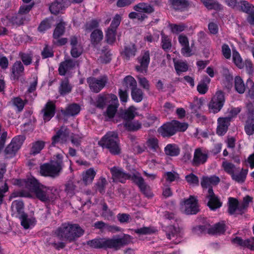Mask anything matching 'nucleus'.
<instances>
[{
    "label": "nucleus",
    "instance_id": "1",
    "mask_svg": "<svg viewBox=\"0 0 254 254\" xmlns=\"http://www.w3.org/2000/svg\"><path fill=\"white\" fill-rule=\"evenodd\" d=\"M17 184L22 185L21 180H17ZM25 187L33 192L36 197L43 202H49L53 200L58 193V190L54 187H47L39 183L34 178H28L24 181Z\"/></svg>",
    "mask_w": 254,
    "mask_h": 254
},
{
    "label": "nucleus",
    "instance_id": "2",
    "mask_svg": "<svg viewBox=\"0 0 254 254\" xmlns=\"http://www.w3.org/2000/svg\"><path fill=\"white\" fill-rule=\"evenodd\" d=\"M131 241V237L129 235H125L123 237L113 239L95 238L87 241L86 245L94 249H114L115 250L128 245Z\"/></svg>",
    "mask_w": 254,
    "mask_h": 254
},
{
    "label": "nucleus",
    "instance_id": "3",
    "mask_svg": "<svg viewBox=\"0 0 254 254\" xmlns=\"http://www.w3.org/2000/svg\"><path fill=\"white\" fill-rule=\"evenodd\" d=\"M84 230L78 224H63L55 232L58 239L72 242L84 234Z\"/></svg>",
    "mask_w": 254,
    "mask_h": 254
},
{
    "label": "nucleus",
    "instance_id": "4",
    "mask_svg": "<svg viewBox=\"0 0 254 254\" xmlns=\"http://www.w3.org/2000/svg\"><path fill=\"white\" fill-rule=\"evenodd\" d=\"M98 144L103 148L107 149L112 155H118L121 153L120 141L116 132H108L102 137Z\"/></svg>",
    "mask_w": 254,
    "mask_h": 254
},
{
    "label": "nucleus",
    "instance_id": "5",
    "mask_svg": "<svg viewBox=\"0 0 254 254\" xmlns=\"http://www.w3.org/2000/svg\"><path fill=\"white\" fill-rule=\"evenodd\" d=\"M57 160L51 163H45L40 166V173L44 176L55 178L59 176L63 167V156L60 154L56 155Z\"/></svg>",
    "mask_w": 254,
    "mask_h": 254
},
{
    "label": "nucleus",
    "instance_id": "6",
    "mask_svg": "<svg viewBox=\"0 0 254 254\" xmlns=\"http://www.w3.org/2000/svg\"><path fill=\"white\" fill-rule=\"evenodd\" d=\"M188 127L187 124L174 120L164 124L158 128V131L163 137H170L175 134L177 131H185Z\"/></svg>",
    "mask_w": 254,
    "mask_h": 254
},
{
    "label": "nucleus",
    "instance_id": "7",
    "mask_svg": "<svg viewBox=\"0 0 254 254\" xmlns=\"http://www.w3.org/2000/svg\"><path fill=\"white\" fill-rule=\"evenodd\" d=\"M24 137L18 135L14 137L11 142L6 146L4 152L6 158L13 157L21 146L24 140Z\"/></svg>",
    "mask_w": 254,
    "mask_h": 254
},
{
    "label": "nucleus",
    "instance_id": "8",
    "mask_svg": "<svg viewBox=\"0 0 254 254\" xmlns=\"http://www.w3.org/2000/svg\"><path fill=\"white\" fill-rule=\"evenodd\" d=\"M181 210L187 215L196 214L199 211L197 200L193 196H190L181 203Z\"/></svg>",
    "mask_w": 254,
    "mask_h": 254
},
{
    "label": "nucleus",
    "instance_id": "9",
    "mask_svg": "<svg viewBox=\"0 0 254 254\" xmlns=\"http://www.w3.org/2000/svg\"><path fill=\"white\" fill-rule=\"evenodd\" d=\"M224 95L222 91H217L209 104V109L213 113H218L223 106Z\"/></svg>",
    "mask_w": 254,
    "mask_h": 254
},
{
    "label": "nucleus",
    "instance_id": "10",
    "mask_svg": "<svg viewBox=\"0 0 254 254\" xmlns=\"http://www.w3.org/2000/svg\"><path fill=\"white\" fill-rule=\"evenodd\" d=\"M112 179L115 183H125L130 178V174L127 173L120 167L114 166L110 169Z\"/></svg>",
    "mask_w": 254,
    "mask_h": 254
},
{
    "label": "nucleus",
    "instance_id": "11",
    "mask_svg": "<svg viewBox=\"0 0 254 254\" xmlns=\"http://www.w3.org/2000/svg\"><path fill=\"white\" fill-rule=\"evenodd\" d=\"M87 82L92 91L98 93L105 86L107 79L105 77L97 78L94 77H90L87 78Z\"/></svg>",
    "mask_w": 254,
    "mask_h": 254
},
{
    "label": "nucleus",
    "instance_id": "12",
    "mask_svg": "<svg viewBox=\"0 0 254 254\" xmlns=\"http://www.w3.org/2000/svg\"><path fill=\"white\" fill-rule=\"evenodd\" d=\"M206 198L208 199L207 206L211 210H216L222 206V202L220 201L218 196L215 194L212 188H210L208 190Z\"/></svg>",
    "mask_w": 254,
    "mask_h": 254
},
{
    "label": "nucleus",
    "instance_id": "13",
    "mask_svg": "<svg viewBox=\"0 0 254 254\" xmlns=\"http://www.w3.org/2000/svg\"><path fill=\"white\" fill-rule=\"evenodd\" d=\"M70 3V0H55L50 5L49 9L52 14L57 15L67 7Z\"/></svg>",
    "mask_w": 254,
    "mask_h": 254
},
{
    "label": "nucleus",
    "instance_id": "14",
    "mask_svg": "<svg viewBox=\"0 0 254 254\" xmlns=\"http://www.w3.org/2000/svg\"><path fill=\"white\" fill-rule=\"evenodd\" d=\"M56 106L55 103L51 101H48L41 111L44 122L49 121L54 116Z\"/></svg>",
    "mask_w": 254,
    "mask_h": 254
},
{
    "label": "nucleus",
    "instance_id": "15",
    "mask_svg": "<svg viewBox=\"0 0 254 254\" xmlns=\"http://www.w3.org/2000/svg\"><path fill=\"white\" fill-rule=\"evenodd\" d=\"M208 157L207 153L203 151L200 148H196L194 152L192 164L195 166H198L200 165L203 164L206 162Z\"/></svg>",
    "mask_w": 254,
    "mask_h": 254
},
{
    "label": "nucleus",
    "instance_id": "16",
    "mask_svg": "<svg viewBox=\"0 0 254 254\" xmlns=\"http://www.w3.org/2000/svg\"><path fill=\"white\" fill-rule=\"evenodd\" d=\"M140 189V190L144 194H147L149 190V187L146 184L143 178L140 176L139 173L130 175V179Z\"/></svg>",
    "mask_w": 254,
    "mask_h": 254
},
{
    "label": "nucleus",
    "instance_id": "17",
    "mask_svg": "<svg viewBox=\"0 0 254 254\" xmlns=\"http://www.w3.org/2000/svg\"><path fill=\"white\" fill-rule=\"evenodd\" d=\"M69 134L68 129L66 127L62 126L57 132L56 134L53 137L52 145L55 146L61 139L62 141H65Z\"/></svg>",
    "mask_w": 254,
    "mask_h": 254
},
{
    "label": "nucleus",
    "instance_id": "18",
    "mask_svg": "<svg viewBox=\"0 0 254 254\" xmlns=\"http://www.w3.org/2000/svg\"><path fill=\"white\" fill-rule=\"evenodd\" d=\"M220 181L218 177L216 176H203L201 181V186L203 189L212 188L217 185Z\"/></svg>",
    "mask_w": 254,
    "mask_h": 254
},
{
    "label": "nucleus",
    "instance_id": "19",
    "mask_svg": "<svg viewBox=\"0 0 254 254\" xmlns=\"http://www.w3.org/2000/svg\"><path fill=\"white\" fill-rule=\"evenodd\" d=\"M171 7L175 10L184 11L189 7L190 3L187 0H169Z\"/></svg>",
    "mask_w": 254,
    "mask_h": 254
},
{
    "label": "nucleus",
    "instance_id": "20",
    "mask_svg": "<svg viewBox=\"0 0 254 254\" xmlns=\"http://www.w3.org/2000/svg\"><path fill=\"white\" fill-rule=\"evenodd\" d=\"M218 124L217 133L219 135H223L227 132L228 126L230 125V119L219 118L218 119Z\"/></svg>",
    "mask_w": 254,
    "mask_h": 254
},
{
    "label": "nucleus",
    "instance_id": "21",
    "mask_svg": "<svg viewBox=\"0 0 254 254\" xmlns=\"http://www.w3.org/2000/svg\"><path fill=\"white\" fill-rule=\"evenodd\" d=\"M12 215H15L16 217L25 213L24 212V203L21 200H16L12 202L11 206Z\"/></svg>",
    "mask_w": 254,
    "mask_h": 254
},
{
    "label": "nucleus",
    "instance_id": "22",
    "mask_svg": "<svg viewBox=\"0 0 254 254\" xmlns=\"http://www.w3.org/2000/svg\"><path fill=\"white\" fill-rule=\"evenodd\" d=\"M8 20L12 25L17 26L26 24L29 21V20H28V18L26 17L24 15H20V14L18 12L10 17Z\"/></svg>",
    "mask_w": 254,
    "mask_h": 254
},
{
    "label": "nucleus",
    "instance_id": "23",
    "mask_svg": "<svg viewBox=\"0 0 254 254\" xmlns=\"http://www.w3.org/2000/svg\"><path fill=\"white\" fill-rule=\"evenodd\" d=\"M133 9L137 12L150 14L154 11V8L151 3L140 2L134 6Z\"/></svg>",
    "mask_w": 254,
    "mask_h": 254
},
{
    "label": "nucleus",
    "instance_id": "24",
    "mask_svg": "<svg viewBox=\"0 0 254 254\" xmlns=\"http://www.w3.org/2000/svg\"><path fill=\"white\" fill-rule=\"evenodd\" d=\"M136 52V48L135 44L131 43L125 47L122 55L123 58L127 61L135 56Z\"/></svg>",
    "mask_w": 254,
    "mask_h": 254
},
{
    "label": "nucleus",
    "instance_id": "25",
    "mask_svg": "<svg viewBox=\"0 0 254 254\" xmlns=\"http://www.w3.org/2000/svg\"><path fill=\"white\" fill-rule=\"evenodd\" d=\"M96 174V171L93 168H90L82 173V181L87 185L93 182Z\"/></svg>",
    "mask_w": 254,
    "mask_h": 254
},
{
    "label": "nucleus",
    "instance_id": "26",
    "mask_svg": "<svg viewBox=\"0 0 254 254\" xmlns=\"http://www.w3.org/2000/svg\"><path fill=\"white\" fill-rule=\"evenodd\" d=\"M248 173L247 169L238 168L234 174L231 176L232 179L238 183H243L245 182Z\"/></svg>",
    "mask_w": 254,
    "mask_h": 254
},
{
    "label": "nucleus",
    "instance_id": "27",
    "mask_svg": "<svg viewBox=\"0 0 254 254\" xmlns=\"http://www.w3.org/2000/svg\"><path fill=\"white\" fill-rule=\"evenodd\" d=\"M179 41L183 46L182 49V53L187 56H190L191 55V50L189 47V40L187 37L181 35L179 37Z\"/></svg>",
    "mask_w": 254,
    "mask_h": 254
},
{
    "label": "nucleus",
    "instance_id": "28",
    "mask_svg": "<svg viewBox=\"0 0 254 254\" xmlns=\"http://www.w3.org/2000/svg\"><path fill=\"white\" fill-rule=\"evenodd\" d=\"M80 111V107L74 103L68 105L64 110H62V113L65 116H73L77 115Z\"/></svg>",
    "mask_w": 254,
    "mask_h": 254
},
{
    "label": "nucleus",
    "instance_id": "29",
    "mask_svg": "<svg viewBox=\"0 0 254 254\" xmlns=\"http://www.w3.org/2000/svg\"><path fill=\"white\" fill-rule=\"evenodd\" d=\"M164 152L166 155L175 157L180 153V149L176 144H168L164 148Z\"/></svg>",
    "mask_w": 254,
    "mask_h": 254
},
{
    "label": "nucleus",
    "instance_id": "30",
    "mask_svg": "<svg viewBox=\"0 0 254 254\" xmlns=\"http://www.w3.org/2000/svg\"><path fill=\"white\" fill-rule=\"evenodd\" d=\"M225 224L223 223H217L213 226L209 227L208 234L213 235H220L225 231Z\"/></svg>",
    "mask_w": 254,
    "mask_h": 254
},
{
    "label": "nucleus",
    "instance_id": "31",
    "mask_svg": "<svg viewBox=\"0 0 254 254\" xmlns=\"http://www.w3.org/2000/svg\"><path fill=\"white\" fill-rule=\"evenodd\" d=\"M45 142L43 141L38 140L31 143V147L30 150V154L35 155L40 152L44 148Z\"/></svg>",
    "mask_w": 254,
    "mask_h": 254
},
{
    "label": "nucleus",
    "instance_id": "32",
    "mask_svg": "<svg viewBox=\"0 0 254 254\" xmlns=\"http://www.w3.org/2000/svg\"><path fill=\"white\" fill-rule=\"evenodd\" d=\"M91 44L94 46L99 43L103 38L102 31L98 29L94 30L90 35Z\"/></svg>",
    "mask_w": 254,
    "mask_h": 254
},
{
    "label": "nucleus",
    "instance_id": "33",
    "mask_svg": "<svg viewBox=\"0 0 254 254\" xmlns=\"http://www.w3.org/2000/svg\"><path fill=\"white\" fill-rule=\"evenodd\" d=\"M72 87L69 84V81L67 78H65L62 81L59 87V92L61 95H65L71 91Z\"/></svg>",
    "mask_w": 254,
    "mask_h": 254
},
{
    "label": "nucleus",
    "instance_id": "34",
    "mask_svg": "<svg viewBox=\"0 0 254 254\" xmlns=\"http://www.w3.org/2000/svg\"><path fill=\"white\" fill-rule=\"evenodd\" d=\"M237 9L250 14L254 12V6L246 1H242L238 4Z\"/></svg>",
    "mask_w": 254,
    "mask_h": 254
},
{
    "label": "nucleus",
    "instance_id": "35",
    "mask_svg": "<svg viewBox=\"0 0 254 254\" xmlns=\"http://www.w3.org/2000/svg\"><path fill=\"white\" fill-rule=\"evenodd\" d=\"M123 125L127 130L131 131H137L141 127V124L138 121H125Z\"/></svg>",
    "mask_w": 254,
    "mask_h": 254
},
{
    "label": "nucleus",
    "instance_id": "36",
    "mask_svg": "<svg viewBox=\"0 0 254 254\" xmlns=\"http://www.w3.org/2000/svg\"><path fill=\"white\" fill-rule=\"evenodd\" d=\"M131 96L132 100L135 102H141L143 97V93L141 89L137 87V86L131 89Z\"/></svg>",
    "mask_w": 254,
    "mask_h": 254
},
{
    "label": "nucleus",
    "instance_id": "37",
    "mask_svg": "<svg viewBox=\"0 0 254 254\" xmlns=\"http://www.w3.org/2000/svg\"><path fill=\"white\" fill-rule=\"evenodd\" d=\"M161 47L162 49L165 51L170 50L172 47L171 40L167 35H165L163 31L161 32Z\"/></svg>",
    "mask_w": 254,
    "mask_h": 254
},
{
    "label": "nucleus",
    "instance_id": "38",
    "mask_svg": "<svg viewBox=\"0 0 254 254\" xmlns=\"http://www.w3.org/2000/svg\"><path fill=\"white\" fill-rule=\"evenodd\" d=\"M18 218L21 221V225L25 229H28L30 226L32 225L34 222V219L32 218H29L27 214L25 213L21 215L18 216Z\"/></svg>",
    "mask_w": 254,
    "mask_h": 254
},
{
    "label": "nucleus",
    "instance_id": "39",
    "mask_svg": "<svg viewBox=\"0 0 254 254\" xmlns=\"http://www.w3.org/2000/svg\"><path fill=\"white\" fill-rule=\"evenodd\" d=\"M24 70L23 64H13L12 68L11 78L13 80L17 79L21 75Z\"/></svg>",
    "mask_w": 254,
    "mask_h": 254
},
{
    "label": "nucleus",
    "instance_id": "40",
    "mask_svg": "<svg viewBox=\"0 0 254 254\" xmlns=\"http://www.w3.org/2000/svg\"><path fill=\"white\" fill-rule=\"evenodd\" d=\"M239 204L238 200L234 198L230 197L229 198V206L228 211L230 215H236Z\"/></svg>",
    "mask_w": 254,
    "mask_h": 254
},
{
    "label": "nucleus",
    "instance_id": "41",
    "mask_svg": "<svg viewBox=\"0 0 254 254\" xmlns=\"http://www.w3.org/2000/svg\"><path fill=\"white\" fill-rule=\"evenodd\" d=\"M235 88L240 94L244 93L246 87L244 81L240 76H236L235 79Z\"/></svg>",
    "mask_w": 254,
    "mask_h": 254
},
{
    "label": "nucleus",
    "instance_id": "42",
    "mask_svg": "<svg viewBox=\"0 0 254 254\" xmlns=\"http://www.w3.org/2000/svg\"><path fill=\"white\" fill-rule=\"evenodd\" d=\"M64 26L65 23L63 21H61L57 25L53 33V37L55 39H58L64 34L65 30Z\"/></svg>",
    "mask_w": 254,
    "mask_h": 254
},
{
    "label": "nucleus",
    "instance_id": "43",
    "mask_svg": "<svg viewBox=\"0 0 254 254\" xmlns=\"http://www.w3.org/2000/svg\"><path fill=\"white\" fill-rule=\"evenodd\" d=\"M179 232V228L173 225L169 226L166 228V236L170 240L176 236Z\"/></svg>",
    "mask_w": 254,
    "mask_h": 254
},
{
    "label": "nucleus",
    "instance_id": "44",
    "mask_svg": "<svg viewBox=\"0 0 254 254\" xmlns=\"http://www.w3.org/2000/svg\"><path fill=\"white\" fill-rule=\"evenodd\" d=\"M246 133L251 135L254 133V119H247L245 125Z\"/></svg>",
    "mask_w": 254,
    "mask_h": 254
},
{
    "label": "nucleus",
    "instance_id": "45",
    "mask_svg": "<svg viewBox=\"0 0 254 254\" xmlns=\"http://www.w3.org/2000/svg\"><path fill=\"white\" fill-rule=\"evenodd\" d=\"M108 182L106 179L105 178L101 177L96 184V189L101 193H104L105 188Z\"/></svg>",
    "mask_w": 254,
    "mask_h": 254
},
{
    "label": "nucleus",
    "instance_id": "46",
    "mask_svg": "<svg viewBox=\"0 0 254 254\" xmlns=\"http://www.w3.org/2000/svg\"><path fill=\"white\" fill-rule=\"evenodd\" d=\"M222 166L226 172L232 176L237 171L238 168L236 167L233 164L227 162H224Z\"/></svg>",
    "mask_w": 254,
    "mask_h": 254
},
{
    "label": "nucleus",
    "instance_id": "47",
    "mask_svg": "<svg viewBox=\"0 0 254 254\" xmlns=\"http://www.w3.org/2000/svg\"><path fill=\"white\" fill-rule=\"evenodd\" d=\"M123 85L127 88H128L129 87L131 89H132L137 86V82L133 77L128 75L124 78Z\"/></svg>",
    "mask_w": 254,
    "mask_h": 254
},
{
    "label": "nucleus",
    "instance_id": "48",
    "mask_svg": "<svg viewBox=\"0 0 254 254\" xmlns=\"http://www.w3.org/2000/svg\"><path fill=\"white\" fill-rule=\"evenodd\" d=\"M209 226L210 224H206L204 225H198L193 228L192 232L194 234L198 235L202 234H204L206 232L207 233H208V229Z\"/></svg>",
    "mask_w": 254,
    "mask_h": 254
},
{
    "label": "nucleus",
    "instance_id": "49",
    "mask_svg": "<svg viewBox=\"0 0 254 254\" xmlns=\"http://www.w3.org/2000/svg\"><path fill=\"white\" fill-rule=\"evenodd\" d=\"M247 86L248 88V92L247 97L250 98L254 102V82L250 79L247 81Z\"/></svg>",
    "mask_w": 254,
    "mask_h": 254
},
{
    "label": "nucleus",
    "instance_id": "50",
    "mask_svg": "<svg viewBox=\"0 0 254 254\" xmlns=\"http://www.w3.org/2000/svg\"><path fill=\"white\" fill-rule=\"evenodd\" d=\"M33 6V4L22 5L20 7L18 13L20 14V15H24L30 21V16L28 14V13L32 9Z\"/></svg>",
    "mask_w": 254,
    "mask_h": 254
},
{
    "label": "nucleus",
    "instance_id": "51",
    "mask_svg": "<svg viewBox=\"0 0 254 254\" xmlns=\"http://www.w3.org/2000/svg\"><path fill=\"white\" fill-rule=\"evenodd\" d=\"M116 30L108 28L106 34V41L109 44H113L116 40Z\"/></svg>",
    "mask_w": 254,
    "mask_h": 254
},
{
    "label": "nucleus",
    "instance_id": "52",
    "mask_svg": "<svg viewBox=\"0 0 254 254\" xmlns=\"http://www.w3.org/2000/svg\"><path fill=\"white\" fill-rule=\"evenodd\" d=\"M13 106L15 107L18 112H21L24 107V103L23 101L19 97L13 98L11 101Z\"/></svg>",
    "mask_w": 254,
    "mask_h": 254
},
{
    "label": "nucleus",
    "instance_id": "53",
    "mask_svg": "<svg viewBox=\"0 0 254 254\" xmlns=\"http://www.w3.org/2000/svg\"><path fill=\"white\" fill-rule=\"evenodd\" d=\"M185 179L190 185L196 186L199 184L198 178L193 173L186 175Z\"/></svg>",
    "mask_w": 254,
    "mask_h": 254
},
{
    "label": "nucleus",
    "instance_id": "54",
    "mask_svg": "<svg viewBox=\"0 0 254 254\" xmlns=\"http://www.w3.org/2000/svg\"><path fill=\"white\" fill-rule=\"evenodd\" d=\"M75 189L76 186L72 182H68L65 184L64 191L68 195L73 196L75 194Z\"/></svg>",
    "mask_w": 254,
    "mask_h": 254
},
{
    "label": "nucleus",
    "instance_id": "55",
    "mask_svg": "<svg viewBox=\"0 0 254 254\" xmlns=\"http://www.w3.org/2000/svg\"><path fill=\"white\" fill-rule=\"evenodd\" d=\"M113 215V212L108 208L107 205L104 203L102 204V212L101 216L105 219L109 220L112 217Z\"/></svg>",
    "mask_w": 254,
    "mask_h": 254
},
{
    "label": "nucleus",
    "instance_id": "56",
    "mask_svg": "<svg viewBox=\"0 0 254 254\" xmlns=\"http://www.w3.org/2000/svg\"><path fill=\"white\" fill-rule=\"evenodd\" d=\"M204 5L208 9L220 10L221 8V5L214 0H208Z\"/></svg>",
    "mask_w": 254,
    "mask_h": 254
},
{
    "label": "nucleus",
    "instance_id": "57",
    "mask_svg": "<svg viewBox=\"0 0 254 254\" xmlns=\"http://www.w3.org/2000/svg\"><path fill=\"white\" fill-rule=\"evenodd\" d=\"M118 107V105H109L107 109L106 112L107 116L109 118H113L115 116L117 111Z\"/></svg>",
    "mask_w": 254,
    "mask_h": 254
},
{
    "label": "nucleus",
    "instance_id": "58",
    "mask_svg": "<svg viewBox=\"0 0 254 254\" xmlns=\"http://www.w3.org/2000/svg\"><path fill=\"white\" fill-rule=\"evenodd\" d=\"M117 217L118 220L121 223H128L131 220L130 215L127 213H119Z\"/></svg>",
    "mask_w": 254,
    "mask_h": 254
},
{
    "label": "nucleus",
    "instance_id": "59",
    "mask_svg": "<svg viewBox=\"0 0 254 254\" xmlns=\"http://www.w3.org/2000/svg\"><path fill=\"white\" fill-rule=\"evenodd\" d=\"M8 186L6 181H5L3 185L0 186V204L2 203L3 197L5 196V193L8 191Z\"/></svg>",
    "mask_w": 254,
    "mask_h": 254
},
{
    "label": "nucleus",
    "instance_id": "60",
    "mask_svg": "<svg viewBox=\"0 0 254 254\" xmlns=\"http://www.w3.org/2000/svg\"><path fill=\"white\" fill-rule=\"evenodd\" d=\"M247 119H254V105L251 103L249 102L246 105Z\"/></svg>",
    "mask_w": 254,
    "mask_h": 254
},
{
    "label": "nucleus",
    "instance_id": "61",
    "mask_svg": "<svg viewBox=\"0 0 254 254\" xmlns=\"http://www.w3.org/2000/svg\"><path fill=\"white\" fill-rule=\"evenodd\" d=\"M170 27L171 28V31L174 33H178L182 32L186 28V26L183 24L179 25L172 24L170 25Z\"/></svg>",
    "mask_w": 254,
    "mask_h": 254
},
{
    "label": "nucleus",
    "instance_id": "62",
    "mask_svg": "<svg viewBox=\"0 0 254 254\" xmlns=\"http://www.w3.org/2000/svg\"><path fill=\"white\" fill-rule=\"evenodd\" d=\"M140 64H148L150 62V54L149 51H144L138 58Z\"/></svg>",
    "mask_w": 254,
    "mask_h": 254
},
{
    "label": "nucleus",
    "instance_id": "63",
    "mask_svg": "<svg viewBox=\"0 0 254 254\" xmlns=\"http://www.w3.org/2000/svg\"><path fill=\"white\" fill-rule=\"evenodd\" d=\"M148 146L153 151H156L158 148V141L155 138H149L147 141Z\"/></svg>",
    "mask_w": 254,
    "mask_h": 254
},
{
    "label": "nucleus",
    "instance_id": "64",
    "mask_svg": "<svg viewBox=\"0 0 254 254\" xmlns=\"http://www.w3.org/2000/svg\"><path fill=\"white\" fill-rule=\"evenodd\" d=\"M51 26V24L50 22V20L48 19H46L43 20L38 27V30L40 32H43L45 30L49 29Z\"/></svg>",
    "mask_w": 254,
    "mask_h": 254
}]
</instances>
